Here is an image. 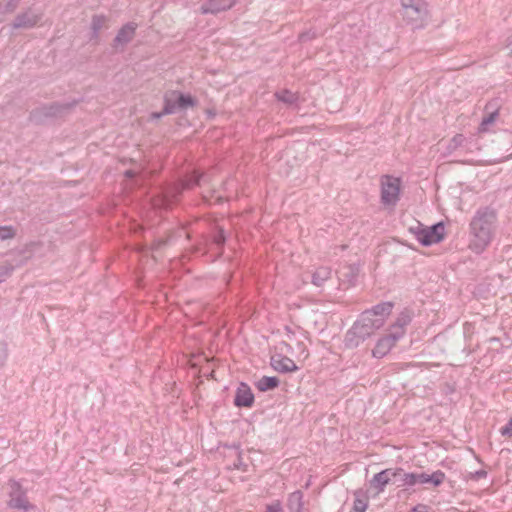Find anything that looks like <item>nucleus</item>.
<instances>
[{
	"instance_id": "obj_21",
	"label": "nucleus",
	"mask_w": 512,
	"mask_h": 512,
	"mask_svg": "<svg viewBox=\"0 0 512 512\" xmlns=\"http://www.w3.org/2000/svg\"><path fill=\"white\" fill-rule=\"evenodd\" d=\"M279 384H280V381L275 376H263L254 382V386L260 392H266L269 390H273L274 388L278 387Z\"/></svg>"
},
{
	"instance_id": "obj_49",
	"label": "nucleus",
	"mask_w": 512,
	"mask_h": 512,
	"mask_svg": "<svg viewBox=\"0 0 512 512\" xmlns=\"http://www.w3.org/2000/svg\"><path fill=\"white\" fill-rule=\"evenodd\" d=\"M24 512H31L32 510H23Z\"/></svg>"
},
{
	"instance_id": "obj_4",
	"label": "nucleus",
	"mask_w": 512,
	"mask_h": 512,
	"mask_svg": "<svg viewBox=\"0 0 512 512\" xmlns=\"http://www.w3.org/2000/svg\"><path fill=\"white\" fill-rule=\"evenodd\" d=\"M381 185V203L384 206H395L400 199L401 179L391 175H382Z\"/></svg>"
},
{
	"instance_id": "obj_9",
	"label": "nucleus",
	"mask_w": 512,
	"mask_h": 512,
	"mask_svg": "<svg viewBox=\"0 0 512 512\" xmlns=\"http://www.w3.org/2000/svg\"><path fill=\"white\" fill-rule=\"evenodd\" d=\"M236 3L237 0H205L200 6V12L204 15H216L231 9Z\"/></svg>"
},
{
	"instance_id": "obj_32",
	"label": "nucleus",
	"mask_w": 512,
	"mask_h": 512,
	"mask_svg": "<svg viewBox=\"0 0 512 512\" xmlns=\"http://www.w3.org/2000/svg\"><path fill=\"white\" fill-rule=\"evenodd\" d=\"M497 117H498V111L497 110L490 112L487 116H485L482 119V121H481V123L479 125V131L480 132L487 131L488 125L492 124L496 120Z\"/></svg>"
},
{
	"instance_id": "obj_3",
	"label": "nucleus",
	"mask_w": 512,
	"mask_h": 512,
	"mask_svg": "<svg viewBox=\"0 0 512 512\" xmlns=\"http://www.w3.org/2000/svg\"><path fill=\"white\" fill-rule=\"evenodd\" d=\"M164 113L175 114L178 110L194 107L197 101L190 94H184L178 90H171L164 95Z\"/></svg>"
},
{
	"instance_id": "obj_36",
	"label": "nucleus",
	"mask_w": 512,
	"mask_h": 512,
	"mask_svg": "<svg viewBox=\"0 0 512 512\" xmlns=\"http://www.w3.org/2000/svg\"><path fill=\"white\" fill-rule=\"evenodd\" d=\"M486 477H487V471L483 470V469L469 473V479L474 480V481H477L479 479L486 478Z\"/></svg>"
},
{
	"instance_id": "obj_48",
	"label": "nucleus",
	"mask_w": 512,
	"mask_h": 512,
	"mask_svg": "<svg viewBox=\"0 0 512 512\" xmlns=\"http://www.w3.org/2000/svg\"><path fill=\"white\" fill-rule=\"evenodd\" d=\"M410 512H420V508H414Z\"/></svg>"
},
{
	"instance_id": "obj_31",
	"label": "nucleus",
	"mask_w": 512,
	"mask_h": 512,
	"mask_svg": "<svg viewBox=\"0 0 512 512\" xmlns=\"http://www.w3.org/2000/svg\"><path fill=\"white\" fill-rule=\"evenodd\" d=\"M17 234V230L12 225L0 226V241L13 239Z\"/></svg>"
},
{
	"instance_id": "obj_12",
	"label": "nucleus",
	"mask_w": 512,
	"mask_h": 512,
	"mask_svg": "<svg viewBox=\"0 0 512 512\" xmlns=\"http://www.w3.org/2000/svg\"><path fill=\"white\" fill-rule=\"evenodd\" d=\"M184 190L185 188L179 181L168 185L163 191V207L170 209L179 200Z\"/></svg>"
},
{
	"instance_id": "obj_29",
	"label": "nucleus",
	"mask_w": 512,
	"mask_h": 512,
	"mask_svg": "<svg viewBox=\"0 0 512 512\" xmlns=\"http://www.w3.org/2000/svg\"><path fill=\"white\" fill-rule=\"evenodd\" d=\"M345 346L347 348L353 349L358 347L361 343L364 342V339L358 337V334L353 333V326L347 331L345 335Z\"/></svg>"
},
{
	"instance_id": "obj_45",
	"label": "nucleus",
	"mask_w": 512,
	"mask_h": 512,
	"mask_svg": "<svg viewBox=\"0 0 512 512\" xmlns=\"http://www.w3.org/2000/svg\"><path fill=\"white\" fill-rule=\"evenodd\" d=\"M289 105H290V110H292V109L294 108V106H295V104H294V100H293V97H292V95H291V94H290V102H289Z\"/></svg>"
},
{
	"instance_id": "obj_26",
	"label": "nucleus",
	"mask_w": 512,
	"mask_h": 512,
	"mask_svg": "<svg viewBox=\"0 0 512 512\" xmlns=\"http://www.w3.org/2000/svg\"><path fill=\"white\" fill-rule=\"evenodd\" d=\"M270 364L271 367L278 372H288V357L282 355L281 353L273 354L271 356Z\"/></svg>"
},
{
	"instance_id": "obj_35",
	"label": "nucleus",
	"mask_w": 512,
	"mask_h": 512,
	"mask_svg": "<svg viewBox=\"0 0 512 512\" xmlns=\"http://www.w3.org/2000/svg\"><path fill=\"white\" fill-rule=\"evenodd\" d=\"M265 512H283L281 502L279 500H275L272 503L266 505Z\"/></svg>"
},
{
	"instance_id": "obj_16",
	"label": "nucleus",
	"mask_w": 512,
	"mask_h": 512,
	"mask_svg": "<svg viewBox=\"0 0 512 512\" xmlns=\"http://www.w3.org/2000/svg\"><path fill=\"white\" fill-rule=\"evenodd\" d=\"M411 322V315L410 312L407 310L402 311L396 321L390 326V332H392L395 335H399V338L401 339L406 332V326Z\"/></svg>"
},
{
	"instance_id": "obj_18",
	"label": "nucleus",
	"mask_w": 512,
	"mask_h": 512,
	"mask_svg": "<svg viewBox=\"0 0 512 512\" xmlns=\"http://www.w3.org/2000/svg\"><path fill=\"white\" fill-rule=\"evenodd\" d=\"M416 476H417L418 484L431 483L435 487L440 486L446 478L445 473L441 470H437V471L433 472L431 475L424 473V472L416 473Z\"/></svg>"
},
{
	"instance_id": "obj_11",
	"label": "nucleus",
	"mask_w": 512,
	"mask_h": 512,
	"mask_svg": "<svg viewBox=\"0 0 512 512\" xmlns=\"http://www.w3.org/2000/svg\"><path fill=\"white\" fill-rule=\"evenodd\" d=\"M254 401L255 397L249 385L241 382L235 392L234 405L239 408H251Z\"/></svg>"
},
{
	"instance_id": "obj_19",
	"label": "nucleus",
	"mask_w": 512,
	"mask_h": 512,
	"mask_svg": "<svg viewBox=\"0 0 512 512\" xmlns=\"http://www.w3.org/2000/svg\"><path fill=\"white\" fill-rule=\"evenodd\" d=\"M353 495L354 502L350 512H365L369 505L368 492L363 489H357Z\"/></svg>"
},
{
	"instance_id": "obj_20",
	"label": "nucleus",
	"mask_w": 512,
	"mask_h": 512,
	"mask_svg": "<svg viewBox=\"0 0 512 512\" xmlns=\"http://www.w3.org/2000/svg\"><path fill=\"white\" fill-rule=\"evenodd\" d=\"M71 103H59L54 102L50 105L43 106L40 108V112L46 117H56L61 115L65 110L72 107Z\"/></svg>"
},
{
	"instance_id": "obj_46",
	"label": "nucleus",
	"mask_w": 512,
	"mask_h": 512,
	"mask_svg": "<svg viewBox=\"0 0 512 512\" xmlns=\"http://www.w3.org/2000/svg\"><path fill=\"white\" fill-rule=\"evenodd\" d=\"M5 275H6V272H1L0 273V283L4 281Z\"/></svg>"
},
{
	"instance_id": "obj_28",
	"label": "nucleus",
	"mask_w": 512,
	"mask_h": 512,
	"mask_svg": "<svg viewBox=\"0 0 512 512\" xmlns=\"http://www.w3.org/2000/svg\"><path fill=\"white\" fill-rule=\"evenodd\" d=\"M342 269H343L342 276L345 278V280L350 285H353L358 276L359 268L356 265L348 264V265H345Z\"/></svg>"
},
{
	"instance_id": "obj_44",
	"label": "nucleus",
	"mask_w": 512,
	"mask_h": 512,
	"mask_svg": "<svg viewBox=\"0 0 512 512\" xmlns=\"http://www.w3.org/2000/svg\"><path fill=\"white\" fill-rule=\"evenodd\" d=\"M298 367L295 365V363H293L291 360H290V368H289V371L290 373L297 370Z\"/></svg>"
},
{
	"instance_id": "obj_10",
	"label": "nucleus",
	"mask_w": 512,
	"mask_h": 512,
	"mask_svg": "<svg viewBox=\"0 0 512 512\" xmlns=\"http://www.w3.org/2000/svg\"><path fill=\"white\" fill-rule=\"evenodd\" d=\"M398 340H400L399 335H395L389 331L388 334L377 341L375 347L372 350V355L375 358H383L396 345Z\"/></svg>"
},
{
	"instance_id": "obj_17",
	"label": "nucleus",
	"mask_w": 512,
	"mask_h": 512,
	"mask_svg": "<svg viewBox=\"0 0 512 512\" xmlns=\"http://www.w3.org/2000/svg\"><path fill=\"white\" fill-rule=\"evenodd\" d=\"M226 243V235L224 229L217 227L216 230L213 232V234L210 237V248L209 249H216L217 255L214 258H220L223 253V248Z\"/></svg>"
},
{
	"instance_id": "obj_30",
	"label": "nucleus",
	"mask_w": 512,
	"mask_h": 512,
	"mask_svg": "<svg viewBox=\"0 0 512 512\" xmlns=\"http://www.w3.org/2000/svg\"><path fill=\"white\" fill-rule=\"evenodd\" d=\"M466 138L463 134H456L447 144L446 151L451 154L459 147L463 146Z\"/></svg>"
},
{
	"instance_id": "obj_43",
	"label": "nucleus",
	"mask_w": 512,
	"mask_h": 512,
	"mask_svg": "<svg viewBox=\"0 0 512 512\" xmlns=\"http://www.w3.org/2000/svg\"><path fill=\"white\" fill-rule=\"evenodd\" d=\"M124 174L127 178H134L136 176V172L133 170H126Z\"/></svg>"
},
{
	"instance_id": "obj_41",
	"label": "nucleus",
	"mask_w": 512,
	"mask_h": 512,
	"mask_svg": "<svg viewBox=\"0 0 512 512\" xmlns=\"http://www.w3.org/2000/svg\"><path fill=\"white\" fill-rule=\"evenodd\" d=\"M165 115H169L168 113H164V108L160 112H153L151 113V119L158 120L162 118Z\"/></svg>"
},
{
	"instance_id": "obj_15",
	"label": "nucleus",
	"mask_w": 512,
	"mask_h": 512,
	"mask_svg": "<svg viewBox=\"0 0 512 512\" xmlns=\"http://www.w3.org/2000/svg\"><path fill=\"white\" fill-rule=\"evenodd\" d=\"M332 276V268L330 266H318L312 273L307 274V278H311L313 285L321 287Z\"/></svg>"
},
{
	"instance_id": "obj_6",
	"label": "nucleus",
	"mask_w": 512,
	"mask_h": 512,
	"mask_svg": "<svg viewBox=\"0 0 512 512\" xmlns=\"http://www.w3.org/2000/svg\"><path fill=\"white\" fill-rule=\"evenodd\" d=\"M9 501L7 505L16 510H36V506L28 501L27 493L17 480H9Z\"/></svg>"
},
{
	"instance_id": "obj_27",
	"label": "nucleus",
	"mask_w": 512,
	"mask_h": 512,
	"mask_svg": "<svg viewBox=\"0 0 512 512\" xmlns=\"http://www.w3.org/2000/svg\"><path fill=\"white\" fill-rule=\"evenodd\" d=\"M374 329L370 330V327H366L360 319L353 324V333L358 334V337L364 339L369 338L373 333Z\"/></svg>"
},
{
	"instance_id": "obj_22",
	"label": "nucleus",
	"mask_w": 512,
	"mask_h": 512,
	"mask_svg": "<svg viewBox=\"0 0 512 512\" xmlns=\"http://www.w3.org/2000/svg\"><path fill=\"white\" fill-rule=\"evenodd\" d=\"M206 178V174L198 171H193L191 175L186 178L179 180L182 183L185 190L193 189L196 186H199L202 181Z\"/></svg>"
},
{
	"instance_id": "obj_5",
	"label": "nucleus",
	"mask_w": 512,
	"mask_h": 512,
	"mask_svg": "<svg viewBox=\"0 0 512 512\" xmlns=\"http://www.w3.org/2000/svg\"><path fill=\"white\" fill-rule=\"evenodd\" d=\"M410 231L423 246H430L432 244L439 243L445 237V227L442 222L436 223L430 227H422L419 224L415 228L411 227Z\"/></svg>"
},
{
	"instance_id": "obj_39",
	"label": "nucleus",
	"mask_w": 512,
	"mask_h": 512,
	"mask_svg": "<svg viewBox=\"0 0 512 512\" xmlns=\"http://www.w3.org/2000/svg\"><path fill=\"white\" fill-rule=\"evenodd\" d=\"M247 465L242 462L241 457L239 456L237 460L233 463V468L238 470L246 471Z\"/></svg>"
},
{
	"instance_id": "obj_38",
	"label": "nucleus",
	"mask_w": 512,
	"mask_h": 512,
	"mask_svg": "<svg viewBox=\"0 0 512 512\" xmlns=\"http://www.w3.org/2000/svg\"><path fill=\"white\" fill-rule=\"evenodd\" d=\"M8 357L7 347L5 344H0V366H3Z\"/></svg>"
},
{
	"instance_id": "obj_2",
	"label": "nucleus",
	"mask_w": 512,
	"mask_h": 512,
	"mask_svg": "<svg viewBox=\"0 0 512 512\" xmlns=\"http://www.w3.org/2000/svg\"><path fill=\"white\" fill-rule=\"evenodd\" d=\"M402 7V16L404 21L421 28L428 18L429 10L426 0H400Z\"/></svg>"
},
{
	"instance_id": "obj_25",
	"label": "nucleus",
	"mask_w": 512,
	"mask_h": 512,
	"mask_svg": "<svg viewBox=\"0 0 512 512\" xmlns=\"http://www.w3.org/2000/svg\"><path fill=\"white\" fill-rule=\"evenodd\" d=\"M360 320L365 323L366 327H370L371 329L378 330L384 325V318H376L371 314V312H368L365 310L361 314Z\"/></svg>"
},
{
	"instance_id": "obj_23",
	"label": "nucleus",
	"mask_w": 512,
	"mask_h": 512,
	"mask_svg": "<svg viewBox=\"0 0 512 512\" xmlns=\"http://www.w3.org/2000/svg\"><path fill=\"white\" fill-rule=\"evenodd\" d=\"M393 303L392 302H382L375 306H373L371 309H368V312H371L373 316L376 318H384V321L386 318L391 314L393 309Z\"/></svg>"
},
{
	"instance_id": "obj_7",
	"label": "nucleus",
	"mask_w": 512,
	"mask_h": 512,
	"mask_svg": "<svg viewBox=\"0 0 512 512\" xmlns=\"http://www.w3.org/2000/svg\"><path fill=\"white\" fill-rule=\"evenodd\" d=\"M137 23L128 22L124 24L117 32L112 41V47L116 51H123L127 44H129L135 37L137 30Z\"/></svg>"
},
{
	"instance_id": "obj_47",
	"label": "nucleus",
	"mask_w": 512,
	"mask_h": 512,
	"mask_svg": "<svg viewBox=\"0 0 512 512\" xmlns=\"http://www.w3.org/2000/svg\"><path fill=\"white\" fill-rule=\"evenodd\" d=\"M417 508H420V512H426V511H424L426 509L425 506H418Z\"/></svg>"
},
{
	"instance_id": "obj_42",
	"label": "nucleus",
	"mask_w": 512,
	"mask_h": 512,
	"mask_svg": "<svg viewBox=\"0 0 512 512\" xmlns=\"http://www.w3.org/2000/svg\"><path fill=\"white\" fill-rule=\"evenodd\" d=\"M314 36H315V34H314V33L312 34V36H310V35H309V33H302V34H300V35H299V40H300L301 42H304V41H306V40H308V39L313 38Z\"/></svg>"
},
{
	"instance_id": "obj_40",
	"label": "nucleus",
	"mask_w": 512,
	"mask_h": 512,
	"mask_svg": "<svg viewBox=\"0 0 512 512\" xmlns=\"http://www.w3.org/2000/svg\"><path fill=\"white\" fill-rule=\"evenodd\" d=\"M278 99L284 103H288V89H283L280 93H276Z\"/></svg>"
},
{
	"instance_id": "obj_8",
	"label": "nucleus",
	"mask_w": 512,
	"mask_h": 512,
	"mask_svg": "<svg viewBox=\"0 0 512 512\" xmlns=\"http://www.w3.org/2000/svg\"><path fill=\"white\" fill-rule=\"evenodd\" d=\"M397 474H400V470H396V468L384 469L372 477L370 486L375 489L377 493H381L392 479L397 478Z\"/></svg>"
},
{
	"instance_id": "obj_13",
	"label": "nucleus",
	"mask_w": 512,
	"mask_h": 512,
	"mask_svg": "<svg viewBox=\"0 0 512 512\" xmlns=\"http://www.w3.org/2000/svg\"><path fill=\"white\" fill-rule=\"evenodd\" d=\"M40 19V15L34 14L31 9H28L27 11L20 13L15 17L12 23V27L14 29L33 28L37 25Z\"/></svg>"
},
{
	"instance_id": "obj_37",
	"label": "nucleus",
	"mask_w": 512,
	"mask_h": 512,
	"mask_svg": "<svg viewBox=\"0 0 512 512\" xmlns=\"http://www.w3.org/2000/svg\"><path fill=\"white\" fill-rule=\"evenodd\" d=\"M502 436L512 437V417L508 423L500 429Z\"/></svg>"
},
{
	"instance_id": "obj_24",
	"label": "nucleus",
	"mask_w": 512,
	"mask_h": 512,
	"mask_svg": "<svg viewBox=\"0 0 512 512\" xmlns=\"http://www.w3.org/2000/svg\"><path fill=\"white\" fill-rule=\"evenodd\" d=\"M396 470H400V474H397L396 481H399L397 487H411L417 483L416 473H406L402 468L398 467Z\"/></svg>"
},
{
	"instance_id": "obj_1",
	"label": "nucleus",
	"mask_w": 512,
	"mask_h": 512,
	"mask_svg": "<svg viewBox=\"0 0 512 512\" xmlns=\"http://www.w3.org/2000/svg\"><path fill=\"white\" fill-rule=\"evenodd\" d=\"M497 227V210L491 206L478 208L469 223L472 250L476 253L483 252L494 239Z\"/></svg>"
},
{
	"instance_id": "obj_14",
	"label": "nucleus",
	"mask_w": 512,
	"mask_h": 512,
	"mask_svg": "<svg viewBox=\"0 0 512 512\" xmlns=\"http://www.w3.org/2000/svg\"><path fill=\"white\" fill-rule=\"evenodd\" d=\"M109 21V17L105 14H94L91 18L90 23V41H99L100 32L103 28L106 27Z\"/></svg>"
},
{
	"instance_id": "obj_33",
	"label": "nucleus",
	"mask_w": 512,
	"mask_h": 512,
	"mask_svg": "<svg viewBox=\"0 0 512 512\" xmlns=\"http://www.w3.org/2000/svg\"><path fill=\"white\" fill-rule=\"evenodd\" d=\"M302 498H303V493L299 490L295 491L293 493H290V502L291 501L297 502V507L294 510V512H302V508H303Z\"/></svg>"
},
{
	"instance_id": "obj_34",
	"label": "nucleus",
	"mask_w": 512,
	"mask_h": 512,
	"mask_svg": "<svg viewBox=\"0 0 512 512\" xmlns=\"http://www.w3.org/2000/svg\"><path fill=\"white\" fill-rule=\"evenodd\" d=\"M18 4H19V0H9L4 5L0 4V13L6 14V13L13 12L18 7Z\"/></svg>"
}]
</instances>
